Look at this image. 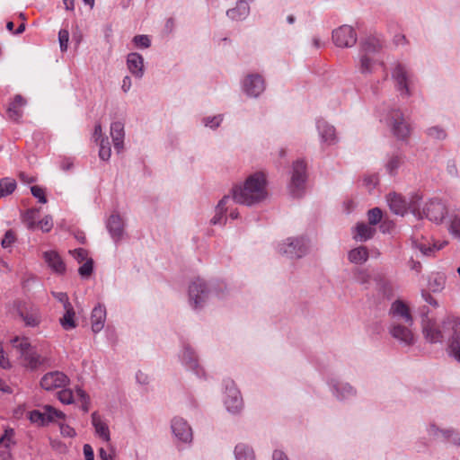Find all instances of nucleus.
<instances>
[{
	"mask_svg": "<svg viewBox=\"0 0 460 460\" xmlns=\"http://www.w3.org/2000/svg\"><path fill=\"white\" fill-rule=\"evenodd\" d=\"M267 181L263 172L251 174L243 185L233 189L232 199L239 204L252 206L267 198Z\"/></svg>",
	"mask_w": 460,
	"mask_h": 460,
	"instance_id": "obj_1",
	"label": "nucleus"
},
{
	"mask_svg": "<svg viewBox=\"0 0 460 460\" xmlns=\"http://www.w3.org/2000/svg\"><path fill=\"white\" fill-rule=\"evenodd\" d=\"M390 74L394 89L400 96L411 97L416 81V76L411 67L406 63L396 60L391 64Z\"/></svg>",
	"mask_w": 460,
	"mask_h": 460,
	"instance_id": "obj_2",
	"label": "nucleus"
},
{
	"mask_svg": "<svg viewBox=\"0 0 460 460\" xmlns=\"http://www.w3.org/2000/svg\"><path fill=\"white\" fill-rule=\"evenodd\" d=\"M222 285L218 288H211L201 279H196L190 282L188 289L189 304L197 310L202 308L213 296L222 298Z\"/></svg>",
	"mask_w": 460,
	"mask_h": 460,
	"instance_id": "obj_3",
	"label": "nucleus"
},
{
	"mask_svg": "<svg viewBox=\"0 0 460 460\" xmlns=\"http://www.w3.org/2000/svg\"><path fill=\"white\" fill-rule=\"evenodd\" d=\"M420 314L422 316V333L426 341L430 343L442 342L444 340L448 341L449 332L446 327L447 318L443 321L441 326H438L434 320L428 317V311L425 307L421 310Z\"/></svg>",
	"mask_w": 460,
	"mask_h": 460,
	"instance_id": "obj_4",
	"label": "nucleus"
},
{
	"mask_svg": "<svg viewBox=\"0 0 460 460\" xmlns=\"http://www.w3.org/2000/svg\"><path fill=\"white\" fill-rule=\"evenodd\" d=\"M266 80L260 73H247L240 80L241 93L249 99L260 98L266 91Z\"/></svg>",
	"mask_w": 460,
	"mask_h": 460,
	"instance_id": "obj_5",
	"label": "nucleus"
},
{
	"mask_svg": "<svg viewBox=\"0 0 460 460\" xmlns=\"http://www.w3.org/2000/svg\"><path fill=\"white\" fill-rule=\"evenodd\" d=\"M308 247L305 237H288L278 245V251L290 259H299L307 253Z\"/></svg>",
	"mask_w": 460,
	"mask_h": 460,
	"instance_id": "obj_6",
	"label": "nucleus"
},
{
	"mask_svg": "<svg viewBox=\"0 0 460 460\" xmlns=\"http://www.w3.org/2000/svg\"><path fill=\"white\" fill-rule=\"evenodd\" d=\"M306 180V164L303 160H297L293 164L289 190L295 197H299L305 188Z\"/></svg>",
	"mask_w": 460,
	"mask_h": 460,
	"instance_id": "obj_7",
	"label": "nucleus"
},
{
	"mask_svg": "<svg viewBox=\"0 0 460 460\" xmlns=\"http://www.w3.org/2000/svg\"><path fill=\"white\" fill-rule=\"evenodd\" d=\"M15 308L20 318L27 327H37L40 324L42 316L38 306L27 305L23 302H16Z\"/></svg>",
	"mask_w": 460,
	"mask_h": 460,
	"instance_id": "obj_8",
	"label": "nucleus"
},
{
	"mask_svg": "<svg viewBox=\"0 0 460 460\" xmlns=\"http://www.w3.org/2000/svg\"><path fill=\"white\" fill-rule=\"evenodd\" d=\"M332 38L336 47L351 48L358 40V34L352 26L344 24L332 31Z\"/></svg>",
	"mask_w": 460,
	"mask_h": 460,
	"instance_id": "obj_9",
	"label": "nucleus"
},
{
	"mask_svg": "<svg viewBox=\"0 0 460 460\" xmlns=\"http://www.w3.org/2000/svg\"><path fill=\"white\" fill-rule=\"evenodd\" d=\"M446 327L449 332L447 341L449 352L460 363V321L455 317H447Z\"/></svg>",
	"mask_w": 460,
	"mask_h": 460,
	"instance_id": "obj_10",
	"label": "nucleus"
},
{
	"mask_svg": "<svg viewBox=\"0 0 460 460\" xmlns=\"http://www.w3.org/2000/svg\"><path fill=\"white\" fill-rule=\"evenodd\" d=\"M411 326L402 323H394L389 324L388 332L400 344L410 347L416 342V337L411 330Z\"/></svg>",
	"mask_w": 460,
	"mask_h": 460,
	"instance_id": "obj_11",
	"label": "nucleus"
},
{
	"mask_svg": "<svg viewBox=\"0 0 460 460\" xmlns=\"http://www.w3.org/2000/svg\"><path fill=\"white\" fill-rule=\"evenodd\" d=\"M179 358L182 365L191 370L197 376H205L203 368L199 364V358L194 349L189 344H183Z\"/></svg>",
	"mask_w": 460,
	"mask_h": 460,
	"instance_id": "obj_12",
	"label": "nucleus"
},
{
	"mask_svg": "<svg viewBox=\"0 0 460 460\" xmlns=\"http://www.w3.org/2000/svg\"><path fill=\"white\" fill-rule=\"evenodd\" d=\"M390 323H402L408 325H413V317L410 307L402 300H395L392 303L389 309Z\"/></svg>",
	"mask_w": 460,
	"mask_h": 460,
	"instance_id": "obj_13",
	"label": "nucleus"
},
{
	"mask_svg": "<svg viewBox=\"0 0 460 460\" xmlns=\"http://www.w3.org/2000/svg\"><path fill=\"white\" fill-rule=\"evenodd\" d=\"M328 385L332 395L339 401H348L357 395L356 389L347 382L332 378Z\"/></svg>",
	"mask_w": 460,
	"mask_h": 460,
	"instance_id": "obj_14",
	"label": "nucleus"
},
{
	"mask_svg": "<svg viewBox=\"0 0 460 460\" xmlns=\"http://www.w3.org/2000/svg\"><path fill=\"white\" fill-rule=\"evenodd\" d=\"M385 40L381 34L369 35L360 43L359 53L380 57Z\"/></svg>",
	"mask_w": 460,
	"mask_h": 460,
	"instance_id": "obj_15",
	"label": "nucleus"
},
{
	"mask_svg": "<svg viewBox=\"0 0 460 460\" xmlns=\"http://www.w3.org/2000/svg\"><path fill=\"white\" fill-rule=\"evenodd\" d=\"M68 383L69 378L59 371L49 372L45 374L40 380L41 387L47 391L64 388Z\"/></svg>",
	"mask_w": 460,
	"mask_h": 460,
	"instance_id": "obj_16",
	"label": "nucleus"
},
{
	"mask_svg": "<svg viewBox=\"0 0 460 460\" xmlns=\"http://www.w3.org/2000/svg\"><path fill=\"white\" fill-rule=\"evenodd\" d=\"M106 227L115 243L120 242L126 235L125 221L118 213H112L110 216Z\"/></svg>",
	"mask_w": 460,
	"mask_h": 460,
	"instance_id": "obj_17",
	"label": "nucleus"
},
{
	"mask_svg": "<svg viewBox=\"0 0 460 460\" xmlns=\"http://www.w3.org/2000/svg\"><path fill=\"white\" fill-rule=\"evenodd\" d=\"M378 66L385 71L386 66L381 57L359 53L358 69L362 74H373Z\"/></svg>",
	"mask_w": 460,
	"mask_h": 460,
	"instance_id": "obj_18",
	"label": "nucleus"
},
{
	"mask_svg": "<svg viewBox=\"0 0 460 460\" xmlns=\"http://www.w3.org/2000/svg\"><path fill=\"white\" fill-rule=\"evenodd\" d=\"M171 427L173 435L178 440L183 443H190L192 441V429L184 419L174 417Z\"/></svg>",
	"mask_w": 460,
	"mask_h": 460,
	"instance_id": "obj_19",
	"label": "nucleus"
},
{
	"mask_svg": "<svg viewBox=\"0 0 460 460\" xmlns=\"http://www.w3.org/2000/svg\"><path fill=\"white\" fill-rule=\"evenodd\" d=\"M387 203L391 211L396 215L403 216L409 208L415 211V203H409L402 195L390 193L387 196Z\"/></svg>",
	"mask_w": 460,
	"mask_h": 460,
	"instance_id": "obj_20",
	"label": "nucleus"
},
{
	"mask_svg": "<svg viewBox=\"0 0 460 460\" xmlns=\"http://www.w3.org/2000/svg\"><path fill=\"white\" fill-rule=\"evenodd\" d=\"M224 402L231 413H238L242 410L243 399L239 390L234 385L226 387Z\"/></svg>",
	"mask_w": 460,
	"mask_h": 460,
	"instance_id": "obj_21",
	"label": "nucleus"
},
{
	"mask_svg": "<svg viewBox=\"0 0 460 460\" xmlns=\"http://www.w3.org/2000/svg\"><path fill=\"white\" fill-rule=\"evenodd\" d=\"M127 68L129 73L137 79H141L145 74L144 58L137 52L128 53L126 58Z\"/></svg>",
	"mask_w": 460,
	"mask_h": 460,
	"instance_id": "obj_22",
	"label": "nucleus"
},
{
	"mask_svg": "<svg viewBox=\"0 0 460 460\" xmlns=\"http://www.w3.org/2000/svg\"><path fill=\"white\" fill-rule=\"evenodd\" d=\"M385 123L391 127L393 134L397 138L403 139L410 134L411 128L404 117H386Z\"/></svg>",
	"mask_w": 460,
	"mask_h": 460,
	"instance_id": "obj_23",
	"label": "nucleus"
},
{
	"mask_svg": "<svg viewBox=\"0 0 460 460\" xmlns=\"http://www.w3.org/2000/svg\"><path fill=\"white\" fill-rule=\"evenodd\" d=\"M43 259L48 267L56 274L63 275L66 270V263L57 251L49 250L43 252Z\"/></svg>",
	"mask_w": 460,
	"mask_h": 460,
	"instance_id": "obj_24",
	"label": "nucleus"
},
{
	"mask_svg": "<svg viewBox=\"0 0 460 460\" xmlns=\"http://www.w3.org/2000/svg\"><path fill=\"white\" fill-rule=\"evenodd\" d=\"M446 208L444 204L438 200H430L424 208L423 214L429 220L440 223L445 217Z\"/></svg>",
	"mask_w": 460,
	"mask_h": 460,
	"instance_id": "obj_25",
	"label": "nucleus"
},
{
	"mask_svg": "<svg viewBox=\"0 0 460 460\" xmlns=\"http://www.w3.org/2000/svg\"><path fill=\"white\" fill-rule=\"evenodd\" d=\"M91 422L94 428L95 435L102 440L109 443L111 441V432L107 421L94 411L91 415Z\"/></svg>",
	"mask_w": 460,
	"mask_h": 460,
	"instance_id": "obj_26",
	"label": "nucleus"
},
{
	"mask_svg": "<svg viewBox=\"0 0 460 460\" xmlns=\"http://www.w3.org/2000/svg\"><path fill=\"white\" fill-rule=\"evenodd\" d=\"M234 200L230 196H225L220 199L217 206L215 208V215L210 219L211 225H225L226 222V217L225 216L226 212L228 210L231 202Z\"/></svg>",
	"mask_w": 460,
	"mask_h": 460,
	"instance_id": "obj_27",
	"label": "nucleus"
},
{
	"mask_svg": "<svg viewBox=\"0 0 460 460\" xmlns=\"http://www.w3.org/2000/svg\"><path fill=\"white\" fill-rule=\"evenodd\" d=\"M105 321L106 308L103 305L98 304L93 307L91 314L92 331L94 333L100 332L104 327Z\"/></svg>",
	"mask_w": 460,
	"mask_h": 460,
	"instance_id": "obj_28",
	"label": "nucleus"
},
{
	"mask_svg": "<svg viewBox=\"0 0 460 460\" xmlns=\"http://www.w3.org/2000/svg\"><path fill=\"white\" fill-rule=\"evenodd\" d=\"M317 128L323 142L327 145L335 144L337 141L336 132L333 126L329 125L324 119H319Z\"/></svg>",
	"mask_w": 460,
	"mask_h": 460,
	"instance_id": "obj_29",
	"label": "nucleus"
},
{
	"mask_svg": "<svg viewBox=\"0 0 460 460\" xmlns=\"http://www.w3.org/2000/svg\"><path fill=\"white\" fill-rule=\"evenodd\" d=\"M124 135L123 122L117 120L111 124V137L112 138L114 147L118 152H120L123 148Z\"/></svg>",
	"mask_w": 460,
	"mask_h": 460,
	"instance_id": "obj_30",
	"label": "nucleus"
},
{
	"mask_svg": "<svg viewBox=\"0 0 460 460\" xmlns=\"http://www.w3.org/2000/svg\"><path fill=\"white\" fill-rule=\"evenodd\" d=\"M250 13V6L245 0H240L235 6L226 12L227 16L234 21L244 20Z\"/></svg>",
	"mask_w": 460,
	"mask_h": 460,
	"instance_id": "obj_31",
	"label": "nucleus"
},
{
	"mask_svg": "<svg viewBox=\"0 0 460 460\" xmlns=\"http://www.w3.org/2000/svg\"><path fill=\"white\" fill-rule=\"evenodd\" d=\"M21 358L22 360L23 366L31 370L37 369L40 366L46 362V358L38 354L35 349H32L31 350L21 356Z\"/></svg>",
	"mask_w": 460,
	"mask_h": 460,
	"instance_id": "obj_32",
	"label": "nucleus"
},
{
	"mask_svg": "<svg viewBox=\"0 0 460 460\" xmlns=\"http://www.w3.org/2000/svg\"><path fill=\"white\" fill-rule=\"evenodd\" d=\"M356 234L354 235V239L366 242L367 240L372 238L376 233V229L371 225H367L366 223H358L356 227Z\"/></svg>",
	"mask_w": 460,
	"mask_h": 460,
	"instance_id": "obj_33",
	"label": "nucleus"
},
{
	"mask_svg": "<svg viewBox=\"0 0 460 460\" xmlns=\"http://www.w3.org/2000/svg\"><path fill=\"white\" fill-rule=\"evenodd\" d=\"M447 224L450 234L454 238L460 239V212L453 211L449 213Z\"/></svg>",
	"mask_w": 460,
	"mask_h": 460,
	"instance_id": "obj_34",
	"label": "nucleus"
},
{
	"mask_svg": "<svg viewBox=\"0 0 460 460\" xmlns=\"http://www.w3.org/2000/svg\"><path fill=\"white\" fill-rule=\"evenodd\" d=\"M235 460H255L253 449L247 444L239 443L234 447Z\"/></svg>",
	"mask_w": 460,
	"mask_h": 460,
	"instance_id": "obj_35",
	"label": "nucleus"
},
{
	"mask_svg": "<svg viewBox=\"0 0 460 460\" xmlns=\"http://www.w3.org/2000/svg\"><path fill=\"white\" fill-rule=\"evenodd\" d=\"M75 310L73 306L65 308L64 315L59 319L60 325L66 331H69L75 329L76 327V323L75 321Z\"/></svg>",
	"mask_w": 460,
	"mask_h": 460,
	"instance_id": "obj_36",
	"label": "nucleus"
},
{
	"mask_svg": "<svg viewBox=\"0 0 460 460\" xmlns=\"http://www.w3.org/2000/svg\"><path fill=\"white\" fill-rule=\"evenodd\" d=\"M348 258L352 263L362 264L368 259L367 249L364 246L355 248L349 252Z\"/></svg>",
	"mask_w": 460,
	"mask_h": 460,
	"instance_id": "obj_37",
	"label": "nucleus"
},
{
	"mask_svg": "<svg viewBox=\"0 0 460 460\" xmlns=\"http://www.w3.org/2000/svg\"><path fill=\"white\" fill-rule=\"evenodd\" d=\"M403 163V157L401 154H393L387 157V161L385 163V169L387 172L391 175L396 174L398 169Z\"/></svg>",
	"mask_w": 460,
	"mask_h": 460,
	"instance_id": "obj_38",
	"label": "nucleus"
},
{
	"mask_svg": "<svg viewBox=\"0 0 460 460\" xmlns=\"http://www.w3.org/2000/svg\"><path fill=\"white\" fill-rule=\"evenodd\" d=\"M38 213H39L38 209L31 208V209H28L27 211H25L22 215V220L23 224L26 225L28 229L34 230L36 228L37 224H38V222L36 221L37 217H38Z\"/></svg>",
	"mask_w": 460,
	"mask_h": 460,
	"instance_id": "obj_39",
	"label": "nucleus"
},
{
	"mask_svg": "<svg viewBox=\"0 0 460 460\" xmlns=\"http://www.w3.org/2000/svg\"><path fill=\"white\" fill-rule=\"evenodd\" d=\"M414 244H415V247L422 254L427 255V256H430V255H432L434 253L435 251L441 250L444 246H446L447 244V242H443V243H441L439 244L435 243H433L432 246L426 245L425 243H418V242H415Z\"/></svg>",
	"mask_w": 460,
	"mask_h": 460,
	"instance_id": "obj_40",
	"label": "nucleus"
},
{
	"mask_svg": "<svg viewBox=\"0 0 460 460\" xmlns=\"http://www.w3.org/2000/svg\"><path fill=\"white\" fill-rule=\"evenodd\" d=\"M446 278L442 274H435L429 280V288L432 292H440L444 289Z\"/></svg>",
	"mask_w": 460,
	"mask_h": 460,
	"instance_id": "obj_41",
	"label": "nucleus"
},
{
	"mask_svg": "<svg viewBox=\"0 0 460 460\" xmlns=\"http://www.w3.org/2000/svg\"><path fill=\"white\" fill-rule=\"evenodd\" d=\"M16 188V181L12 178L0 180V198L5 197L13 192Z\"/></svg>",
	"mask_w": 460,
	"mask_h": 460,
	"instance_id": "obj_42",
	"label": "nucleus"
},
{
	"mask_svg": "<svg viewBox=\"0 0 460 460\" xmlns=\"http://www.w3.org/2000/svg\"><path fill=\"white\" fill-rule=\"evenodd\" d=\"M132 43L134 44V47L140 49H148L151 46V40L148 35L146 34H140L136 35L132 39Z\"/></svg>",
	"mask_w": 460,
	"mask_h": 460,
	"instance_id": "obj_43",
	"label": "nucleus"
},
{
	"mask_svg": "<svg viewBox=\"0 0 460 460\" xmlns=\"http://www.w3.org/2000/svg\"><path fill=\"white\" fill-rule=\"evenodd\" d=\"M13 342L14 344H16L15 347L19 349L21 356H22L26 352L34 349L31 345L29 340L27 338H18L17 337L13 341Z\"/></svg>",
	"mask_w": 460,
	"mask_h": 460,
	"instance_id": "obj_44",
	"label": "nucleus"
},
{
	"mask_svg": "<svg viewBox=\"0 0 460 460\" xmlns=\"http://www.w3.org/2000/svg\"><path fill=\"white\" fill-rule=\"evenodd\" d=\"M26 102L21 95H16L13 101L9 104L8 111L13 114L22 112L21 108L25 105Z\"/></svg>",
	"mask_w": 460,
	"mask_h": 460,
	"instance_id": "obj_45",
	"label": "nucleus"
},
{
	"mask_svg": "<svg viewBox=\"0 0 460 460\" xmlns=\"http://www.w3.org/2000/svg\"><path fill=\"white\" fill-rule=\"evenodd\" d=\"M93 270V259H87L86 261L83 262V265L78 269V273L83 279H88Z\"/></svg>",
	"mask_w": 460,
	"mask_h": 460,
	"instance_id": "obj_46",
	"label": "nucleus"
},
{
	"mask_svg": "<svg viewBox=\"0 0 460 460\" xmlns=\"http://www.w3.org/2000/svg\"><path fill=\"white\" fill-rule=\"evenodd\" d=\"M29 419L32 423H35L39 426H44L47 424L46 413H44V411L41 412L37 410L31 411L29 413Z\"/></svg>",
	"mask_w": 460,
	"mask_h": 460,
	"instance_id": "obj_47",
	"label": "nucleus"
},
{
	"mask_svg": "<svg viewBox=\"0 0 460 460\" xmlns=\"http://www.w3.org/2000/svg\"><path fill=\"white\" fill-rule=\"evenodd\" d=\"M111 155L110 143L107 139H102L100 143L99 156L102 161H108Z\"/></svg>",
	"mask_w": 460,
	"mask_h": 460,
	"instance_id": "obj_48",
	"label": "nucleus"
},
{
	"mask_svg": "<svg viewBox=\"0 0 460 460\" xmlns=\"http://www.w3.org/2000/svg\"><path fill=\"white\" fill-rule=\"evenodd\" d=\"M383 217L382 210L379 208H374L367 212V219L369 222V225L372 226L378 224Z\"/></svg>",
	"mask_w": 460,
	"mask_h": 460,
	"instance_id": "obj_49",
	"label": "nucleus"
},
{
	"mask_svg": "<svg viewBox=\"0 0 460 460\" xmlns=\"http://www.w3.org/2000/svg\"><path fill=\"white\" fill-rule=\"evenodd\" d=\"M222 122L221 117H203L201 124L210 129H215L220 126Z\"/></svg>",
	"mask_w": 460,
	"mask_h": 460,
	"instance_id": "obj_50",
	"label": "nucleus"
},
{
	"mask_svg": "<svg viewBox=\"0 0 460 460\" xmlns=\"http://www.w3.org/2000/svg\"><path fill=\"white\" fill-rule=\"evenodd\" d=\"M69 32L66 29H61L58 32V41L62 52L66 51L68 47Z\"/></svg>",
	"mask_w": 460,
	"mask_h": 460,
	"instance_id": "obj_51",
	"label": "nucleus"
},
{
	"mask_svg": "<svg viewBox=\"0 0 460 460\" xmlns=\"http://www.w3.org/2000/svg\"><path fill=\"white\" fill-rule=\"evenodd\" d=\"M58 400L64 404H70L74 402V394L70 389H63L58 394Z\"/></svg>",
	"mask_w": 460,
	"mask_h": 460,
	"instance_id": "obj_52",
	"label": "nucleus"
},
{
	"mask_svg": "<svg viewBox=\"0 0 460 460\" xmlns=\"http://www.w3.org/2000/svg\"><path fill=\"white\" fill-rule=\"evenodd\" d=\"M72 256L79 263H83L86 261L88 257V252L83 248L75 249L74 251H70Z\"/></svg>",
	"mask_w": 460,
	"mask_h": 460,
	"instance_id": "obj_53",
	"label": "nucleus"
},
{
	"mask_svg": "<svg viewBox=\"0 0 460 460\" xmlns=\"http://www.w3.org/2000/svg\"><path fill=\"white\" fill-rule=\"evenodd\" d=\"M37 226L43 232H49L53 227V219L50 216H45L37 224Z\"/></svg>",
	"mask_w": 460,
	"mask_h": 460,
	"instance_id": "obj_54",
	"label": "nucleus"
},
{
	"mask_svg": "<svg viewBox=\"0 0 460 460\" xmlns=\"http://www.w3.org/2000/svg\"><path fill=\"white\" fill-rule=\"evenodd\" d=\"M428 134L429 137L436 139H444L447 136L446 131L438 126L429 128Z\"/></svg>",
	"mask_w": 460,
	"mask_h": 460,
	"instance_id": "obj_55",
	"label": "nucleus"
},
{
	"mask_svg": "<svg viewBox=\"0 0 460 460\" xmlns=\"http://www.w3.org/2000/svg\"><path fill=\"white\" fill-rule=\"evenodd\" d=\"M99 457L101 460H114L115 458V448L112 446L109 447V451L101 447L99 449Z\"/></svg>",
	"mask_w": 460,
	"mask_h": 460,
	"instance_id": "obj_56",
	"label": "nucleus"
},
{
	"mask_svg": "<svg viewBox=\"0 0 460 460\" xmlns=\"http://www.w3.org/2000/svg\"><path fill=\"white\" fill-rule=\"evenodd\" d=\"M51 294L58 302L63 305L64 309L72 306L66 293L53 291Z\"/></svg>",
	"mask_w": 460,
	"mask_h": 460,
	"instance_id": "obj_57",
	"label": "nucleus"
},
{
	"mask_svg": "<svg viewBox=\"0 0 460 460\" xmlns=\"http://www.w3.org/2000/svg\"><path fill=\"white\" fill-rule=\"evenodd\" d=\"M440 431H441V429L438 428L435 423H429L427 426V433H428L429 437H430L431 438H433L435 440L439 439Z\"/></svg>",
	"mask_w": 460,
	"mask_h": 460,
	"instance_id": "obj_58",
	"label": "nucleus"
},
{
	"mask_svg": "<svg viewBox=\"0 0 460 460\" xmlns=\"http://www.w3.org/2000/svg\"><path fill=\"white\" fill-rule=\"evenodd\" d=\"M31 194L39 199V201L40 203H46L47 202V199L45 197V191L42 188L39 187V186H32L31 188Z\"/></svg>",
	"mask_w": 460,
	"mask_h": 460,
	"instance_id": "obj_59",
	"label": "nucleus"
},
{
	"mask_svg": "<svg viewBox=\"0 0 460 460\" xmlns=\"http://www.w3.org/2000/svg\"><path fill=\"white\" fill-rule=\"evenodd\" d=\"M378 182V177L376 175H368L364 177L363 183L368 191H371Z\"/></svg>",
	"mask_w": 460,
	"mask_h": 460,
	"instance_id": "obj_60",
	"label": "nucleus"
},
{
	"mask_svg": "<svg viewBox=\"0 0 460 460\" xmlns=\"http://www.w3.org/2000/svg\"><path fill=\"white\" fill-rule=\"evenodd\" d=\"M393 43L396 47H403L409 44V40L402 33H397L393 37Z\"/></svg>",
	"mask_w": 460,
	"mask_h": 460,
	"instance_id": "obj_61",
	"label": "nucleus"
},
{
	"mask_svg": "<svg viewBox=\"0 0 460 460\" xmlns=\"http://www.w3.org/2000/svg\"><path fill=\"white\" fill-rule=\"evenodd\" d=\"M15 241V236L12 231H7L4 234V236L1 242V245L3 248H8L12 245V243Z\"/></svg>",
	"mask_w": 460,
	"mask_h": 460,
	"instance_id": "obj_62",
	"label": "nucleus"
},
{
	"mask_svg": "<svg viewBox=\"0 0 460 460\" xmlns=\"http://www.w3.org/2000/svg\"><path fill=\"white\" fill-rule=\"evenodd\" d=\"M60 432L63 437L66 438H73L75 436V429L66 424H60Z\"/></svg>",
	"mask_w": 460,
	"mask_h": 460,
	"instance_id": "obj_63",
	"label": "nucleus"
},
{
	"mask_svg": "<svg viewBox=\"0 0 460 460\" xmlns=\"http://www.w3.org/2000/svg\"><path fill=\"white\" fill-rule=\"evenodd\" d=\"M43 410H44V413H46V422L49 423L50 421H54L56 409L50 405H46V406H44Z\"/></svg>",
	"mask_w": 460,
	"mask_h": 460,
	"instance_id": "obj_64",
	"label": "nucleus"
}]
</instances>
